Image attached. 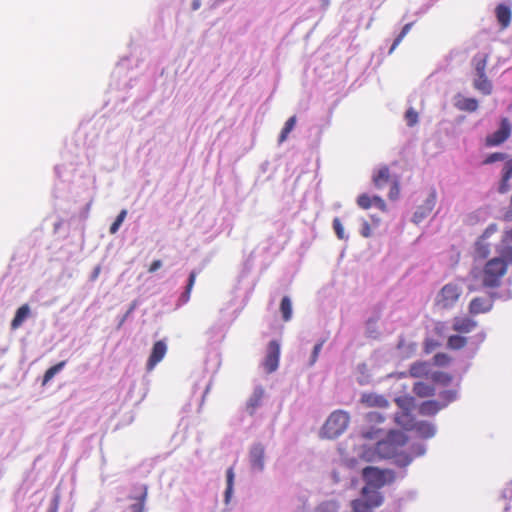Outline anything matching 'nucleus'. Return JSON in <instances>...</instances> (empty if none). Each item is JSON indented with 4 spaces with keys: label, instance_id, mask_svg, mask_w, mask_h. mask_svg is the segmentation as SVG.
<instances>
[{
    "label": "nucleus",
    "instance_id": "nucleus-1",
    "mask_svg": "<svg viewBox=\"0 0 512 512\" xmlns=\"http://www.w3.org/2000/svg\"><path fill=\"white\" fill-rule=\"evenodd\" d=\"M407 436L400 431H392L376 444V452L381 458L394 459L396 465L406 467L412 462V457L406 453Z\"/></svg>",
    "mask_w": 512,
    "mask_h": 512
},
{
    "label": "nucleus",
    "instance_id": "nucleus-2",
    "mask_svg": "<svg viewBox=\"0 0 512 512\" xmlns=\"http://www.w3.org/2000/svg\"><path fill=\"white\" fill-rule=\"evenodd\" d=\"M497 252L499 256L490 259L483 268L482 284L487 288L499 287L508 265L512 264V246L501 245Z\"/></svg>",
    "mask_w": 512,
    "mask_h": 512
},
{
    "label": "nucleus",
    "instance_id": "nucleus-3",
    "mask_svg": "<svg viewBox=\"0 0 512 512\" xmlns=\"http://www.w3.org/2000/svg\"><path fill=\"white\" fill-rule=\"evenodd\" d=\"M349 414L342 410H337L331 413L326 420L323 428L322 435L326 438L333 439L341 435L349 424Z\"/></svg>",
    "mask_w": 512,
    "mask_h": 512
},
{
    "label": "nucleus",
    "instance_id": "nucleus-4",
    "mask_svg": "<svg viewBox=\"0 0 512 512\" xmlns=\"http://www.w3.org/2000/svg\"><path fill=\"white\" fill-rule=\"evenodd\" d=\"M362 477L366 486L380 489L386 484L394 482L395 473L389 469H379L377 467L368 466L363 469Z\"/></svg>",
    "mask_w": 512,
    "mask_h": 512
},
{
    "label": "nucleus",
    "instance_id": "nucleus-5",
    "mask_svg": "<svg viewBox=\"0 0 512 512\" xmlns=\"http://www.w3.org/2000/svg\"><path fill=\"white\" fill-rule=\"evenodd\" d=\"M460 295V287L456 284L448 283L440 290L437 296V304L445 309L451 308L459 300Z\"/></svg>",
    "mask_w": 512,
    "mask_h": 512
},
{
    "label": "nucleus",
    "instance_id": "nucleus-6",
    "mask_svg": "<svg viewBox=\"0 0 512 512\" xmlns=\"http://www.w3.org/2000/svg\"><path fill=\"white\" fill-rule=\"evenodd\" d=\"M511 132V123L508 118L504 117L500 121L499 129L485 138V145L487 147L499 146L503 144L511 136Z\"/></svg>",
    "mask_w": 512,
    "mask_h": 512
},
{
    "label": "nucleus",
    "instance_id": "nucleus-7",
    "mask_svg": "<svg viewBox=\"0 0 512 512\" xmlns=\"http://www.w3.org/2000/svg\"><path fill=\"white\" fill-rule=\"evenodd\" d=\"M280 344L277 340H272L267 345L266 356L263 361L264 370L267 373H273L279 366Z\"/></svg>",
    "mask_w": 512,
    "mask_h": 512
},
{
    "label": "nucleus",
    "instance_id": "nucleus-8",
    "mask_svg": "<svg viewBox=\"0 0 512 512\" xmlns=\"http://www.w3.org/2000/svg\"><path fill=\"white\" fill-rule=\"evenodd\" d=\"M167 353V345L165 341H156L152 347L151 353L146 363V369L152 371L155 366L163 360Z\"/></svg>",
    "mask_w": 512,
    "mask_h": 512
},
{
    "label": "nucleus",
    "instance_id": "nucleus-9",
    "mask_svg": "<svg viewBox=\"0 0 512 512\" xmlns=\"http://www.w3.org/2000/svg\"><path fill=\"white\" fill-rule=\"evenodd\" d=\"M265 448L261 443L254 444L249 451V460L252 469L262 471L264 469Z\"/></svg>",
    "mask_w": 512,
    "mask_h": 512
},
{
    "label": "nucleus",
    "instance_id": "nucleus-10",
    "mask_svg": "<svg viewBox=\"0 0 512 512\" xmlns=\"http://www.w3.org/2000/svg\"><path fill=\"white\" fill-rule=\"evenodd\" d=\"M265 396V390L261 386H257L246 402L245 409L250 416L256 413V410L262 405Z\"/></svg>",
    "mask_w": 512,
    "mask_h": 512
},
{
    "label": "nucleus",
    "instance_id": "nucleus-11",
    "mask_svg": "<svg viewBox=\"0 0 512 512\" xmlns=\"http://www.w3.org/2000/svg\"><path fill=\"white\" fill-rule=\"evenodd\" d=\"M477 327V322L469 317H454L452 320L453 331L459 334H467Z\"/></svg>",
    "mask_w": 512,
    "mask_h": 512
},
{
    "label": "nucleus",
    "instance_id": "nucleus-12",
    "mask_svg": "<svg viewBox=\"0 0 512 512\" xmlns=\"http://www.w3.org/2000/svg\"><path fill=\"white\" fill-rule=\"evenodd\" d=\"M495 16L501 30L507 29L512 21L511 7L506 4H498L495 8Z\"/></svg>",
    "mask_w": 512,
    "mask_h": 512
},
{
    "label": "nucleus",
    "instance_id": "nucleus-13",
    "mask_svg": "<svg viewBox=\"0 0 512 512\" xmlns=\"http://www.w3.org/2000/svg\"><path fill=\"white\" fill-rule=\"evenodd\" d=\"M493 301L484 297H475L469 303V313L478 315L489 312L492 309Z\"/></svg>",
    "mask_w": 512,
    "mask_h": 512
},
{
    "label": "nucleus",
    "instance_id": "nucleus-14",
    "mask_svg": "<svg viewBox=\"0 0 512 512\" xmlns=\"http://www.w3.org/2000/svg\"><path fill=\"white\" fill-rule=\"evenodd\" d=\"M362 495L370 507H379L383 502V496L378 489L365 485L362 489Z\"/></svg>",
    "mask_w": 512,
    "mask_h": 512
},
{
    "label": "nucleus",
    "instance_id": "nucleus-15",
    "mask_svg": "<svg viewBox=\"0 0 512 512\" xmlns=\"http://www.w3.org/2000/svg\"><path fill=\"white\" fill-rule=\"evenodd\" d=\"M443 407L444 405H441L435 400H428L420 404L418 411L423 416H433L437 414Z\"/></svg>",
    "mask_w": 512,
    "mask_h": 512
},
{
    "label": "nucleus",
    "instance_id": "nucleus-16",
    "mask_svg": "<svg viewBox=\"0 0 512 512\" xmlns=\"http://www.w3.org/2000/svg\"><path fill=\"white\" fill-rule=\"evenodd\" d=\"M29 315H30L29 305L23 304L22 306H20L17 309L15 316L11 321V329L12 330L18 329Z\"/></svg>",
    "mask_w": 512,
    "mask_h": 512
},
{
    "label": "nucleus",
    "instance_id": "nucleus-17",
    "mask_svg": "<svg viewBox=\"0 0 512 512\" xmlns=\"http://www.w3.org/2000/svg\"><path fill=\"white\" fill-rule=\"evenodd\" d=\"M512 178V159L505 162L502 169V179L499 186V192L505 193L509 190V181Z\"/></svg>",
    "mask_w": 512,
    "mask_h": 512
},
{
    "label": "nucleus",
    "instance_id": "nucleus-18",
    "mask_svg": "<svg viewBox=\"0 0 512 512\" xmlns=\"http://www.w3.org/2000/svg\"><path fill=\"white\" fill-rule=\"evenodd\" d=\"M390 182V172L387 166L381 167L373 175V183L378 189H382L386 184Z\"/></svg>",
    "mask_w": 512,
    "mask_h": 512
},
{
    "label": "nucleus",
    "instance_id": "nucleus-19",
    "mask_svg": "<svg viewBox=\"0 0 512 512\" xmlns=\"http://www.w3.org/2000/svg\"><path fill=\"white\" fill-rule=\"evenodd\" d=\"M362 403H364L368 407H387L388 401L380 395L376 394H364L361 399Z\"/></svg>",
    "mask_w": 512,
    "mask_h": 512
},
{
    "label": "nucleus",
    "instance_id": "nucleus-20",
    "mask_svg": "<svg viewBox=\"0 0 512 512\" xmlns=\"http://www.w3.org/2000/svg\"><path fill=\"white\" fill-rule=\"evenodd\" d=\"M489 55L485 53L476 54L472 59L473 67L476 71V76L484 75Z\"/></svg>",
    "mask_w": 512,
    "mask_h": 512
},
{
    "label": "nucleus",
    "instance_id": "nucleus-21",
    "mask_svg": "<svg viewBox=\"0 0 512 512\" xmlns=\"http://www.w3.org/2000/svg\"><path fill=\"white\" fill-rule=\"evenodd\" d=\"M474 88L484 95H489L492 92V84L486 77V74L478 75L473 82Z\"/></svg>",
    "mask_w": 512,
    "mask_h": 512
},
{
    "label": "nucleus",
    "instance_id": "nucleus-22",
    "mask_svg": "<svg viewBox=\"0 0 512 512\" xmlns=\"http://www.w3.org/2000/svg\"><path fill=\"white\" fill-rule=\"evenodd\" d=\"M130 498L135 500V503L130 506L131 512H144L147 498V487L143 486L139 495Z\"/></svg>",
    "mask_w": 512,
    "mask_h": 512
},
{
    "label": "nucleus",
    "instance_id": "nucleus-23",
    "mask_svg": "<svg viewBox=\"0 0 512 512\" xmlns=\"http://www.w3.org/2000/svg\"><path fill=\"white\" fill-rule=\"evenodd\" d=\"M455 106L461 111L475 112L479 105L475 98L462 97L457 100Z\"/></svg>",
    "mask_w": 512,
    "mask_h": 512
},
{
    "label": "nucleus",
    "instance_id": "nucleus-24",
    "mask_svg": "<svg viewBox=\"0 0 512 512\" xmlns=\"http://www.w3.org/2000/svg\"><path fill=\"white\" fill-rule=\"evenodd\" d=\"M413 392L415 395L421 398L430 397L435 394V389L433 386L423 383L416 382L413 386Z\"/></svg>",
    "mask_w": 512,
    "mask_h": 512
},
{
    "label": "nucleus",
    "instance_id": "nucleus-25",
    "mask_svg": "<svg viewBox=\"0 0 512 512\" xmlns=\"http://www.w3.org/2000/svg\"><path fill=\"white\" fill-rule=\"evenodd\" d=\"M414 428L422 438H431L435 434V427L429 422H418L414 425Z\"/></svg>",
    "mask_w": 512,
    "mask_h": 512
},
{
    "label": "nucleus",
    "instance_id": "nucleus-26",
    "mask_svg": "<svg viewBox=\"0 0 512 512\" xmlns=\"http://www.w3.org/2000/svg\"><path fill=\"white\" fill-rule=\"evenodd\" d=\"M468 343V339L462 334L451 335L447 340V347L451 350L463 349Z\"/></svg>",
    "mask_w": 512,
    "mask_h": 512
},
{
    "label": "nucleus",
    "instance_id": "nucleus-27",
    "mask_svg": "<svg viewBox=\"0 0 512 512\" xmlns=\"http://www.w3.org/2000/svg\"><path fill=\"white\" fill-rule=\"evenodd\" d=\"M65 365L66 361H60L59 363L47 369L43 376L42 385L45 386L48 382H50L53 377L64 368Z\"/></svg>",
    "mask_w": 512,
    "mask_h": 512
},
{
    "label": "nucleus",
    "instance_id": "nucleus-28",
    "mask_svg": "<svg viewBox=\"0 0 512 512\" xmlns=\"http://www.w3.org/2000/svg\"><path fill=\"white\" fill-rule=\"evenodd\" d=\"M280 311L282 314V319L285 322H288L292 318V303L288 296H284L280 303Z\"/></svg>",
    "mask_w": 512,
    "mask_h": 512
},
{
    "label": "nucleus",
    "instance_id": "nucleus-29",
    "mask_svg": "<svg viewBox=\"0 0 512 512\" xmlns=\"http://www.w3.org/2000/svg\"><path fill=\"white\" fill-rule=\"evenodd\" d=\"M297 118L296 116H291L284 124V127L281 130L279 135V143H283L287 140L289 133L294 129L296 125Z\"/></svg>",
    "mask_w": 512,
    "mask_h": 512
},
{
    "label": "nucleus",
    "instance_id": "nucleus-30",
    "mask_svg": "<svg viewBox=\"0 0 512 512\" xmlns=\"http://www.w3.org/2000/svg\"><path fill=\"white\" fill-rule=\"evenodd\" d=\"M409 374L412 377H422L428 374V365L425 362H415L410 366Z\"/></svg>",
    "mask_w": 512,
    "mask_h": 512
},
{
    "label": "nucleus",
    "instance_id": "nucleus-31",
    "mask_svg": "<svg viewBox=\"0 0 512 512\" xmlns=\"http://www.w3.org/2000/svg\"><path fill=\"white\" fill-rule=\"evenodd\" d=\"M196 272L195 271H192L190 274H189V278H188V283H187V286H186V289L185 291L182 293V295L180 296V301L182 303H187L190 299V295H191V291L193 289V286L195 284V281H196Z\"/></svg>",
    "mask_w": 512,
    "mask_h": 512
},
{
    "label": "nucleus",
    "instance_id": "nucleus-32",
    "mask_svg": "<svg viewBox=\"0 0 512 512\" xmlns=\"http://www.w3.org/2000/svg\"><path fill=\"white\" fill-rule=\"evenodd\" d=\"M227 478V487L225 491V501L229 502L232 492H233V484H234V471L233 468L230 467L226 472Z\"/></svg>",
    "mask_w": 512,
    "mask_h": 512
},
{
    "label": "nucleus",
    "instance_id": "nucleus-33",
    "mask_svg": "<svg viewBox=\"0 0 512 512\" xmlns=\"http://www.w3.org/2000/svg\"><path fill=\"white\" fill-rule=\"evenodd\" d=\"M412 25H413V23H407L406 25H404L400 34L395 38V40L389 50V54H391L397 48V46L402 42L404 37L409 33Z\"/></svg>",
    "mask_w": 512,
    "mask_h": 512
},
{
    "label": "nucleus",
    "instance_id": "nucleus-34",
    "mask_svg": "<svg viewBox=\"0 0 512 512\" xmlns=\"http://www.w3.org/2000/svg\"><path fill=\"white\" fill-rule=\"evenodd\" d=\"M351 506L354 512H372L373 509L365 500L361 499L353 500Z\"/></svg>",
    "mask_w": 512,
    "mask_h": 512
},
{
    "label": "nucleus",
    "instance_id": "nucleus-35",
    "mask_svg": "<svg viewBox=\"0 0 512 512\" xmlns=\"http://www.w3.org/2000/svg\"><path fill=\"white\" fill-rule=\"evenodd\" d=\"M126 216H127V210H125V209L121 210L120 213L118 214V216L116 217L115 221L110 226L109 231L111 234H115L119 230V228L122 225L123 221L125 220Z\"/></svg>",
    "mask_w": 512,
    "mask_h": 512
},
{
    "label": "nucleus",
    "instance_id": "nucleus-36",
    "mask_svg": "<svg viewBox=\"0 0 512 512\" xmlns=\"http://www.w3.org/2000/svg\"><path fill=\"white\" fill-rule=\"evenodd\" d=\"M451 362V357L446 353H437L433 357V363L436 366H446Z\"/></svg>",
    "mask_w": 512,
    "mask_h": 512
},
{
    "label": "nucleus",
    "instance_id": "nucleus-37",
    "mask_svg": "<svg viewBox=\"0 0 512 512\" xmlns=\"http://www.w3.org/2000/svg\"><path fill=\"white\" fill-rule=\"evenodd\" d=\"M507 157V155L505 153H501V152H494V153H491L490 155H488L485 160L483 161L484 164H492L494 162H497V161H503L505 160Z\"/></svg>",
    "mask_w": 512,
    "mask_h": 512
},
{
    "label": "nucleus",
    "instance_id": "nucleus-38",
    "mask_svg": "<svg viewBox=\"0 0 512 512\" xmlns=\"http://www.w3.org/2000/svg\"><path fill=\"white\" fill-rule=\"evenodd\" d=\"M382 433L381 429L370 428L361 432L362 437L365 439H378Z\"/></svg>",
    "mask_w": 512,
    "mask_h": 512
},
{
    "label": "nucleus",
    "instance_id": "nucleus-39",
    "mask_svg": "<svg viewBox=\"0 0 512 512\" xmlns=\"http://www.w3.org/2000/svg\"><path fill=\"white\" fill-rule=\"evenodd\" d=\"M357 204L362 209H369L372 205V200L367 194H361L357 198Z\"/></svg>",
    "mask_w": 512,
    "mask_h": 512
},
{
    "label": "nucleus",
    "instance_id": "nucleus-40",
    "mask_svg": "<svg viewBox=\"0 0 512 512\" xmlns=\"http://www.w3.org/2000/svg\"><path fill=\"white\" fill-rule=\"evenodd\" d=\"M333 229L337 235V237L339 239H345L346 236H345V233H344V228H343V225L340 221L339 218H334L333 220Z\"/></svg>",
    "mask_w": 512,
    "mask_h": 512
},
{
    "label": "nucleus",
    "instance_id": "nucleus-41",
    "mask_svg": "<svg viewBox=\"0 0 512 512\" xmlns=\"http://www.w3.org/2000/svg\"><path fill=\"white\" fill-rule=\"evenodd\" d=\"M433 379L436 382H440L442 384H448V383L451 382L452 376L450 374H448V373L436 372L433 375Z\"/></svg>",
    "mask_w": 512,
    "mask_h": 512
},
{
    "label": "nucleus",
    "instance_id": "nucleus-42",
    "mask_svg": "<svg viewBox=\"0 0 512 512\" xmlns=\"http://www.w3.org/2000/svg\"><path fill=\"white\" fill-rule=\"evenodd\" d=\"M405 118L409 126H414L418 121V113L413 108H410L406 111Z\"/></svg>",
    "mask_w": 512,
    "mask_h": 512
},
{
    "label": "nucleus",
    "instance_id": "nucleus-43",
    "mask_svg": "<svg viewBox=\"0 0 512 512\" xmlns=\"http://www.w3.org/2000/svg\"><path fill=\"white\" fill-rule=\"evenodd\" d=\"M324 342H325V340H321L319 343H317L314 346L313 351H312V355H311V359H310V365L315 364V362L317 361L318 356H319V354L321 352V349L323 347Z\"/></svg>",
    "mask_w": 512,
    "mask_h": 512
},
{
    "label": "nucleus",
    "instance_id": "nucleus-44",
    "mask_svg": "<svg viewBox=\"0 0 512 512\" xmlns=\"http://www.w3.org/2000/svg\"><path fill=\"white\" fill-rule=\"evenodd\" d=\"M476 252L480 257L486 258L489 255V247L483 244L482 241H479L476 246Z\"/></svg>",
    "mask_w": 512,
    "mask_h": 512
},
{
    "label": "nucleus",
    "instance_id": "nucleus-45",
    "mask_svg": "<svg viewBox=\"0 0 512 512\" xmlns=\"http://www.w3.org/2000/svg\"><path fill=\"white\" fill-rule=\"evenodd\" d=\"M319 509L321 512H336L338 510V506L336 502L330 501L323 503Z\"/></svg>",
    "mask_w": 512,
    "mask_h": 512
},
{
    "label": "nucleus",
    "instance_id": "nucleus-46",
    "mask_svg": "<svg viewBox=\"0 0 512 512\" xmlns=\"http://www.w3.org/2000/svg\"><path fill=\"white\" fill-rule=\"evenodd\" d=\"M439 346V343L434 340H426L424 343V351L425 353H431L436 347Z\"/></svg>",
    "mask_w": 512,
    "mask_h": 512
},
{
    "label": "nucleus",
    "instance_id": "nucleus-47",
    "mask_svg": "<svg viewBox=\"0 0 512 512\" xmlns=\"http://www.w3.org/2000/svg\"><path fill=\"white\" fill-rule=\"evenodd\" d=\"M398 195H399V184L397 181H394L391 186L390 192H389V198L392 200H395L398 197Z\"/></svg>",
    "mask_w": 512,
    "mask_h": 512
},
{
    "label": "nucleus",
    "instance_id": "nucleus-48",
    "mask_svg": "<svg viewBox=\"0 0 512 512\" xmlns=\"http://www.w3.org/2000/svg\"><path fill=\"white\" fill-rule=\"evenodd\" d=\"M369 422H382L383 417L377 412H370L366 415Z\"/></svg>",
    "mask_w": 512,
    "mask_h": 512
},
{
    "label": "nucleus",
    "instance_id": "nucleus-49",
    "mask_svg": "<svg viewBox=\"0 0 512 512\" xmlns=\"http://www.w3.org/2000/svg\"><path fill=\"white\" fill-rule=\"evenodd\" d=\"M161 266H162V262H161V260H154V261L150 264V266H149V268H148V272H150V273H154V272H155V271H157L159 268H161Z\"/></svg>",
    "mask_w": 512,
    "mask_h": 512
},
{
    "label": "nucleus",
    "instance_id": "nucleus-50",
    "mask_svg": "<svg viewBox=\"0 0 512 512\" xmlns=\"http://www.w3.org/2000/svg\"><path fill=\"white\" fill-rule=\"evenodd\" d=\"M410 399L408 398H402V397H399L396 399V403L398 404L399 407L401 408H404L406 405H410Z\"/></svg>",
    "mask_w": 512,
    "mask_h": 512
},
{
    "label": "nucleus",
    "instance_id": "nucleus-51",
    "mask_svg": "<svg viewBox=\"0 0 512 512\" xmlns=\"http://www.w3.org/2000/svg\"><path fill=\"white\" fill-rule=\"evenodd\" d=\"M496 231V225L492 224L490 225L486 230L485 232L483 233L482 235V238H486L488 237L489 235H491L492 233H494Z\"/></svg>",
    "mask_w": 512,
    "mask_h": 512
},
{
    "label": "nucleus",
    "instance_id": "nucleus-52",
    "mask_svg": "<svg viewBox=\"0 0 512 512\" xmlns=\"http://www.w3.org/2000/svg\"><path fill=\"white\" fill-rule=\"evenodd\" d=\"M58 504H59V501H58V498L56 497L52 504H51V507L49 508L48 512H58Z\"/></svg>",
    "mask_w": 512,
    "mask_h": 512
},
{
    "label": "nucleus",
    "instance_id": "nucleus-53",
    "mask_svg": "<svg viewBox=\"0 0 512 512\" xmlns=\"http://www.w3.org/2000/svg\"><path fill=\"white\" fill-rule=\"evenodd\" d=\"M507 241H512V229L505 233V236L502 240V245H507Z\"/></svg>",
    "mask_w": 512,
    "mask_h": 512
},
{
    "label": "nucleus",
    "instance_id": "nucleus-54",
    "mask_svg": "<svg viewBox=\"0 0 512 512\" xmlns=\"http://www.w3.org/2000/svg\"><path fill=\"white\" fill-rule=\"evenodd\" d=\"M362 235H363L364 237H368V236H370V227H369V225H368V224H366V225H365V227L363 228V230H362Z\"/></svg>",
    "mask_w": 512,
    "mask_h": 512
},
{
    "label": "nucleus",
    "instance_id": "nucleus-55",
    "mask_svg": "<svg viewBox=\"0 0 512 512\" xmlns=\"http://www.w3.org/2000/svg\"><path fill=\"white\" fill-rule=\"evenodd\" d=\"M374 200H375L376 202H379V203L381 204V207H379L380 209H382V210H384V209H385V207H384V202H383V200H382L380 197L375 196V197H374Z\"/></svg>",
    "mask_w": 512,
    "mask_h": 512
},
{
    "label": "nucleus",
    "instance_id": "nucleus-56",
    "mask_svg": "<svg viewBox=\"0 0 512 512\" xmlns=\"http://www.w3.org/2000/svg\"><path fill=\"white\" fill-rule=\"evenodd\" d=\"M99 272H100V267H97L95 270H94V273H93V276H92V279H96L99 275Z\"/></svg>",
    "mask_w": 512,
    "mask_h": 512
},
{
    "label": "nucleus",
    "instance_id": "nucleus-57",
    "mask_svg": "<svg viewBox=\"0 0 512 512\" xmlns=\"http://www.w3.org/2000/svg\"><path fill=\"white\" fill-rule=\"evenodd\" d=\"M448 395V401H452L454 399V394L452 392H446Z\"/></svg>",
    "mask_w": 512,
    "mask_h": 512
},
{
    "label": "nucleus",
    "instance_id": "nucleus-58",
    "mask_svg": "<svg viewBox=\"0 0 512 512\" xmlns=\"http://www.w3.org/2000/svg\"><path fill=\"white\" fill-rule=\"evenodd\" d=\"M198 6H199L198 2H194V4H193V8H194V9H197V8H198Z\"/></svg>",
    "mask_w": 512,
    "mask_h": 512
},
{
    "label": "nucleus",
    "instance_id": "nucleus-59",
    "mask_svg": "<svg viewBox=\"0 0 512 512\" xmlns=\"http://www.w3.org/2000/svg\"><path fill=\"white\" fill-rule=\"evenodd\" d=\"M396 421H397L398 423L402 424V423L400 422V420H399V418H398V417H396Z\"/></svg>",
    "mask_w": 512,
    "mask_h": 512
}]
</instances>
